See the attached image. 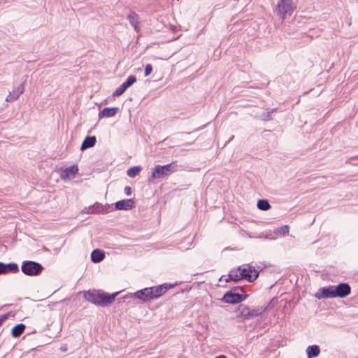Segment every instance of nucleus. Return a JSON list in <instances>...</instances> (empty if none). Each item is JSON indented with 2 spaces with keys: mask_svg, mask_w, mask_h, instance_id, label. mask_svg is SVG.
<instances>
[{
  "mask_svg": "<svg viewBox=\"0 0 358 358\" xmlns=\"http://www.w3.org/2000/svg\"><path fill=\"white\" fill-rule=\"evenodd\" d=\"M258 276L259 272L254 266H252L250 264H244L239 266L237 269L231 270L226 281H238L242 279H245L248 282H253L258 278Z\"/></svg>",
  "mask_w": 358,
  "mask_h": 358,
  "instance_id": "1",
  "label": "nucleus"
},
{
  "mask_svg": "<svg viewBox=\"0 0 358 358\" xmlns=\"http://www.w3.org/2000/svg\"><path fill=\"white\" fill-rule=\"evenodd\" d=\"M118 292L112 294H108L101 291H88L84 294L85 299L95 305L104 306L111 303Z\"/></svg>",
  "mask_w": 358,
  "mask_h": 358,
  "instance_id": "2",
  "label": "nucleus"
},
{
  "mask_svg": "<svg viewBox=\"0 0 358 358\" xmlns=\"http://www.w3.org/2000/svg\"><path fill=\"white\" fill-rule=\"evenodd\" d=\"M177 164L176 162H173L169 164L161 166L157 165L152 169V174L148 178V181L151 182L154 179L160 178L169 176L177 171Z\"/></svg>",
  "mask_w": 358,
  "mask_h": 358,
  "instance_id": "3",
  "label": "nucleus"
},
{
  "mask_svg": "<svg viewBox=\"0 0 358 358\" xmlns=\"http://www.w3.org/2000/svg\"><path fill=\"white\" fill-rule=\"evenodd\" d=\"M295 8L292 0H280L277 4L278 15L283 20L286 15H291Z\"/></svg>",
  "mask_w": 358,
  "mask_h": 358,
  "instance_id": "4",
  "label": "nucleus"
},
{
  "mask_svg": "<svg viewBox=\"0 0 358 358\" xmlns=\"http://www.w3.org/2000/svg\"><path fill=\"white\" fill-rule=\"evenodd\" d=\"M22 271L27 275H37L43 269V266L36 262L24 261L22 262Z\"/></svg>",
  "mask_w": 358,
  "mask_h": 358,
  "instance_id": "5",
  "label": "nucleus"
},
{
  "mask_svg": "<svg viewBox=\"0 0 358 358\" xmlns=\"http://www.w3.org/2000/svg\"><path fill=\"white\" fill-rule=\"evenodd\" d=\"M269 305L270 304L266 307H260L253 309H250L248 306L241 305L240 306L239 310L241 316L245 319H248L261 315L263 313L266 311Z\"/></svg>",
  "mask_w": 358,
  "mask_h": 358,
  "instance_id": "6",
  "label": "nucleus"
},
{
  "mask_svg": "<svg viewBox=\"0 0 358 358\" xmlns=\"http://www.w3.org/2000/svg\"><path fill=\"white\" fill-rule=\"evenodd\" d=\"M238 289L242 290L243 289L241 287H237L234 290L227 292L221 299V301L227 303L232 304L238 303L243 301L244 299H246L247 295L235 293L234 291Z\"/></svg>",
  "mask_w": 358,
  "mask_h": 358,
  "instance_id": "7",
  "label": "nucleus"
},
{
  "mask_svg": "<svg viewBox=\"0 0 358 358\" xmlns=\"http://www.w3.org/2000/svg\"><path fill=\"white\" fill-rule=\"evenodd\" d=\"M173 285L164 283L160 285L149 287L150 294L152 299H157L165 294L169 289L172 288Z\"/></svg>",
  "mask_w": 358,
  "mask_h": 358,
  "instance_id": "8",
  "label": "nucleus"
},
{
  "mask_svg": "<svg viewBox=\"0 0 358 358\" xmlns=\"http://www.w3.org/2000/svg\"><path fill=\"white\" fill-rule=\"evenodd\" d=\"M315 297L318 299L336 297L334 286L324 287L320 289L315 294Z\"/></svg>",
  "mask_w": 358,
  "mask_h": 358,
  "instance_id": "9",
  "label": "nucleus"
},
{
  "mask_svg": "<svg viewBox=\"0 0 358 358\" xmlns=\"http://www.w3.org/2000/svg\"><path fill=\"white\" fill-rule=\"evenodd\" d=\"M350 287L347 283H341L338 286H334V292L336 297L343 298L350 294Z\"/></svg>",
  "mask_w": 358,
  "mask_h": 358,
  "instance_id": "10",
  "label": "nucleus"
},
{
  "mask_svg": "<svg viewBox=\"0 0 358 358\" xmlns=\"http://www.w3.org/2000/svg\"><path fill=\"white\" fill-rule=\"evenodd\" d=\"M78 171L77 165H73L66 169L63 170L60 173V177L62 180H69L75 177Z\"/></svg>",
  "mask_w": 358,
  "mask_h": 358,
  "instance_id": "11",
  "label": "nucleus"
},
{
  "mask_svg": "<svg viewBox=\"0 0 358 358\" xmlns=\"http://www.w3.org/2000/svg\"><path fill=\"white\" fill-rule=\"evenodd\" d=\"M19 271V268L15 263L4 264L0 262V274L7 273L9 272L17 273Z\"/></svg>",
  "mask_w": 358,
  "mask_h": 358,
  "instance_id": "12",
  "label": "nucleus"
},
{
  "mask_svg": "<svg viewBox=\"0 0 358 358\" xmlns=\"http://www.w3.org/2000/svg\"><path fill=\"white\" fill-rule=\"evenodd\" d=\"M134 208V201L132 199H124L115 203V208L117 210H131Z\"/></svg>",
  "mask_w": 358,
  "mask_h": 358,
  "instance_id": "13",
  "label": "nucleus"
},
{
  "mask_svg": "<svg viewBox=\"0 0 358 358\" xmlns=\"http://www.w3.org/2000/svg\"><path fill=\"white\" fill-rule=\"evenodd\" d=\"M134 296L145 302L152 300L149 287H146L136 292L134 294Z\"/></svg>",
  "mask_w": 358,
  "mask_h": 358,
  "instance_id": "14",
  "label": "nucleus"
},
{
  "mask_svg": "<svg viewBox=\"0 0 358 358\" xmlns=\"http://www.w3.org/2000/svg\"><path fill=\"white\" fill-rule=\"evenodd\" d=\"M24 84L20 85L16 90H14L12 92H10L9 94L6 98V101L8 102L13 101L18 99L20 94L24 92Z\"/></svg>",
  "mask_w": 358,
  "mask_h": 358,
  "instance_id": "15",
  "label": "nucleus"
},
{
  "mask_svg": "<svg viewBox=\"0 0 358 358\" xmlns=\"http://www.w3.org/2000/svg\"><path fill=\"white\" fill-rule=\"evenodd\" d=\"M118 111L119 108L117 107L104 108L102 110L99 111V118L114 117Z\"/></svg>",
  "mask_w": 358,
  "mask_h": 358,
  "instance_id": "16",
  "label": "nucleus"
},
{
  "mask_svg": "<svg viewBox=\"0 0 358 358\" xmlns=\"http://www.w3.org/2000/svg\"><path fill=\"white\" fill-rule=\"evenodd\" d=\"M127 19H128L130 24L134 27V30L136 32H139L140 31V28L138 27L139 17H138V14H136L134 11H131L127 16Z\"/></svg>",
  "mask_w": 358,
  "mask_h": 358,
  "instance_id": "17",
  "label": "nucleus"
},
{
  "mask_svg": "<svg viewBox=\"0 0 358 358\" xmlns=\"http://www.w3.org/2000/svg\"><path fill=\"white\" fill-rule=\"evenodd\" d=\"M110 208V206H103L99 203H96L93 206L89 207V210L87 213H105L108 212Z\"/></svg>",
  "mask_w": 358,
  "mask_h": 358,
  "instance_id": "18",
  "label": "nucleus"
},
{
  "mask_svg": "<svg viewBox=\"0 0 358 358\" xmlns=\"http://www.w3.org/2000/svg\"><path fill=\"white\" fill-rule=\"evenodd\" d=\"M96 137L94 136H87L84 139V141L81 145L80 150H85L89 148L93 147L96 143Z\"/></svg>",
  "mask_w": 358,
  "mask_h": 358,
  "instance_id": "19",
  "label": "nucleus"
},
{
  "mask_svg": "<svg viewBox=\"0 0 358 358\" xmlns=\"http://www.w3.org/2000/svg\"><path fill=\"white\" fill-rule=\"evenodd\" d=\"M105 257V254L99 249L94 250L91 253V259L94 263L101 262Z\"/></svg>",
  "mask_w": 358,
  "mask_h": 358,
  "instance_id": "20",
  "label": "nucleus"
},
{
  "mask_svg": "<svg viewBox=\"0 0 358 358\" xmlns=\"http://www.w3.org/2000/svg\"><path fill=\"white\" fill-rule=\"evenodd\" d=\"M320 352V348L315 345L308 346L306 349L308 358H313L318 356Z\"/></svg>",
  "mask_w": 358,
  "mask_h": 358,
  "instance_id": "21",
  "label": "nucleus"
},
{
  "mask_svg": "<svg viewBox=\"0 0 358 358\" xmlns=\"http://www.w3.org/2000/svg\"><path fill=\"white\" fill-rule=\"evenodd\" d=\"M24 329H25V325L24 324H16L12 329L13 336L15 338L19 337L23 333Z\"/></svg>",
  "mask_w": 358,
  "mask_h": 358,
  "instance_id": "22",
  "label": "nucleus"
},
{
  "mask_svg": "<svg viewBox=\"0 0 358 358\" xmlns=\"http://www.w3.org/2000/svg\"><path fill=\"white\" fill-rule=\"evenodd\" d=\"M141 171V167L139 166H135L129 168L127 171V176L130 178H134Z\"/></svg>",
  "mask_w": 358,
  "mask_h": 358,
  "instance_id": "23",
  "label": "nucleus"
},
{
  "mask_svg": "<svg viewBox=\"0 0 358 358\" xmlns=\"http://www.w3.org/2000/svg\"><path fill=\"white\" fill-rule=\"evenodd\" d=\"M257 207L262 210H267L271 208V205L266 199H259L257 202Z\"/></svg>",
  "mask_w": 358,
  "mask_h": 358,
  "instance_id": "24",
  "label": "nucleus"
},
{
  "mask_svg": "<svg viewBox=\"0 0 358 358\" xmlns=\"http://www.w3.org/2000/svg\"><path fill=\"white\" fill-rule=\"evenodd\" d=\"M288 232H289V227L287 225H284L282 227H280L278 228L275 231L276 234H283V235L288 234Z\"/></svg>",
  "mask_w": 358,
  "mask_h": 358,
  "instance_id": "25",
  "label": "nucleus"
},
{
  "mask_svg": "<svg viewBox=\"0 0 358 358\" xmlns=\"http://www.w3.org/2000/svg\"><path fill=\"white\" fill-rule=\"evenodd\" d=\"M136 81L135 76H130L128 77L127 80L124 82L125 84L129 87Z\"/></svg>",
  "mask_w": 358,
  "mask_h": 358,
  "instance_id": "26",
  "label": "nucleus"
},
{
  "mask_svg": "<svg viewBox=\"0 0 358 358\" xmlns=\"http://www.w3.org/2000/svg\"><path fill=\"white\" fill-rule=\"evenodd\" d=\"M125 92V90L122 88L120 85L118 88H117L113 93V96H119L122 95Z\"/></svg>",
  "mask_w": 358,
  "mask_h": 358,
  "instance_id": "27",
  "label": "nucleus"
},
{
  "mask_svg": "<svg viewBox=\"0 0 358 358\" xmlns=\"http://www.w3.org/2000/svg\"><path fill=\"white\" fill-rule=\"evenodd\" d=\"M152 71V66L148 64L145 68V76H148Z\"/></svg>",
  "mask_w": 358,
  "mask_h": 358,
  "instance_id": "28",
  "label": "nucleus"
},
{
  "mask_svg": "<svg viewBox=\"0 0 358 358\" xmlns=\"http://www.w3.org/2000/svg\"><path fill=\"white\" fill-rule=\"evenodd\" d=\"M124 190V193L128 196H129L131 194V188L129 186L125 187Z\"/></svg>",
  "mask_w": 358,
  "mask_h": 358,
  "instance_id": "29",
  "label": "nucleus"
},
{
  "mask_svg": "<svg viewBox=\"0 0 358 358\" xmlns=\"http://www.w3.org/2000/svg\"><path fill=\"white\" fill-rule=\"evenodd\" d=\"M6 319V315L0 316V326L2 324L3 322Z\"/></svg>",
  "mask_w": 358,
  "mask_h": 358,
  "instance_id": "30",
  "label": "nucleus"
},
{
  "mask_svg": "<svg viewBox=\"0 0 358 358\" xmlns=\"http://www.w3.org/2000/svg\"><path fill=\"white\" fill-rule=\"evenodd\" d=\"M121 86H122V88L125 90V91L127 90V88H129V87L125 84L124 82L121 85Z\"/></svg>",
  "mask_w": 358,
  "mask_h": 358,
  "instance_id": "31",
  "label": "nucleus"
},
{
  "mask_svg": "<svg viewBox=\"0 0 358 358\" xmlns=\"http://www.w3.org/2000/svg\"><path fill=\"white\" fill-rule=\"evenodd\" d=\"M273 110L271 112L267 113V117L269 119L271 113H273Z\"/></svg>",
  "mask_w": 358,
  "mask_h": 358,
  "instance_id": "32",
  "label": "nucleus"
},
{
  "mask_svg": "<svg viewBox=\"0 0 358 358\" xmlns=\"http://www.w3.org/2000/svg\"><path fill=\"white\" fill-rule=\"evenodd\" d=\"M215 358H227L224 355H220L218 357H216Z\"/></svg>",
  "mask_w": 358,
  "mask_h": 358,
  "instance_id": "33",
  "label": "nucleus"
},
{
  "mask_svg": "<svg viewBox=\"0 0 358 358\" xmlns=\"http://www.w3.org/2000/svg\"><path fill=\"white\" fill-rule=\"evenodd\" d=\"M61 350H62V351H64V352H65V351L66 350V348H61Z\"/></svg>",
  "mask_w": 358,
  "mask_h": 358,
  "instance_id": "34",
  "label": "nucleus"
}]
</instances>
